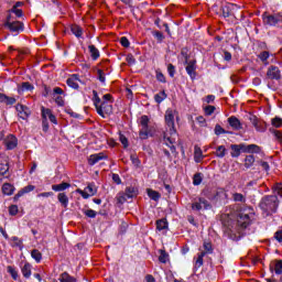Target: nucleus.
I'll return each mask as SVG.
<instances>
[{"label": "nucleus", "mask_w": 282, "mask_h": 282, "mask_svg": "<svg viewBox=\"0 0 282 282\" xmlns=\"http://www.w3.org/2000/svg\"><path fill=\"white\" fill-rule=\"evenodd\" d=\"M252 164H254V155H252V154L247 155L245 159V166L247 169H250V166H252Z\"/></svg>", "instance_id": "79ce46f5"}, {"label": "nucleus", "mask_w": 282, "mask_h": 282, "mask_svg": "<svg viewBox=\"0 0 282 282\" xmlns=\"http://www.w3.org/2000/svg\"><path fill=\"white\" fill-rule=\"evenodd\" d=\"M10 171L8 156H0V175H6Z\"/></svg>", "instance_id": "dca6fc26"}, {"label": "nucleus", "mask_w": 282, "mask_h": 282, "mask_svg": "<svg viewBox=\"0 0 282 282\" xmlns=\"http://www.w3.org/2000/svg\"><path fill=\"white\" fill-rule=\"evenodd\" d=\"M31 257L34 259V261H36V263H41V261H43V253H41L39 249H33L31 251Z\"/></svg>", "instance_id": "7c9ffc66"}, {"label": "nucleus", "mask_w": 282, "mask_h": 282, "mask_svg": "<svg viewBox=\"0 0 282 282\" xmlns=\"http://www.w3.org/2000/svg\"><path fill=\"white\" fill-rule=\"evenodd\" d=\"M215 106H206L204 108L205 116H213L215 113Z\"/></svg>", "instance_id": "5fc2aeb1"}, {"label": "nucleus", "mask_w": 282, "mask_h": 282, "mask_svg": "<svg viewBox=\"0 0 282 282\" xmlns=\"http://www.w3.org/2000/svg\"><path fill=\"white\" fill-rule=\"evenodd\" d=\"M2 193L3 195H14V185L10 183H4L2 185Z\"/></svg>", "instance_id": "bb28decb"}, {"label": "nucleus", "mask_w": 282, "mask_h": 282, "mask_svg": "<svg viewBox=\"0 0 282 282\" xmlns=\"http://www.w3.org/2000/svg\"><path fill=\"white\" fill-rule=\"evenodd\" d=\"M41 111H42V120H47V118L52 116V109L50 108L42 107Z\"/></svg>", "instance_id": "de8ad7c7"}, {"label": "nucleus", "mask_w": 282, "mask_h": 282, "mask_svg": "<svg viewBox=\"0 0 282 282\" xmlns=\"http://www.w3.org/2000/svg\"><path fill=\"white\" fill-rule=\"evenodd\" d=\"M228 122H229L230 127L232 129H235L236 131H239V129H241V121H239V119L237 117H229Z\"/></svg>", "instance_id": "4be33fe9"}, {"label": "nucleus", "mask_w": 282, "mask_h": 282, "mask_svg": "<svg viewBox=\"0 0 282 282\" xmlns=\"http://www.w3.org/2000/svg\"><path fill=\"white\" fill-rule=\"evenodd\" d=\"M78 80H80L79 78H78V75H72L67 80H66V83H67V85H68V87H72L73 89H78Z\"/></svg>", "instance_id": "412c9836"}, {"label": "nucleus", "mask_w": 282, "mask_h": 282, "mask_svg": "<svg viewBox=\"0 0 282 282\" xmlns=\"http://www.w3.org/2000/svg\"><path fill=\"white\" fill-rule=\"evenodd\" d=\"M11 241H13L14 248H20V250L23 248V240H21L19 237H12Z\"/></svg>", "instance_id": "a18cd8bd"}, {"label": "nucleus", "mask_w": 282, "mask_h": 282, "mask_svg": "<svg viewBox=\"0 0 282 282\" xmlns=\"http://www.w3.org/2000/svg\"><path fill=\"white\" fill-rule=\"evenodd\" d=\"M18 213H19V206H17V205H11V206L9 207V214H10L12 217H14V215H18Z\"/></svg>", "instance_id": "052dcab7"}, {"label": "nucleus", "mask_w": 282, "mask_h": 282, "mask_svg": "<svg viewBox=\"0 0 282 282\" xmlns=\"http://www.w3.org/2000/svg\"><path fill=\"white\" fill-rule=\"evenodd\" d=\"M249 120L257 131H260V133H263V131H265V122L259 120L257 116H251Z\"/></svg>", "instance_id": "4468645a"}, {"label": "nucleus", "mask_w": 282, "mask_h": 282, "mask_svg": "<svg viewBox=\"0 0 282 282\" xmlns=\"http://www.w3.org/2000/svg\"><path fill=\"white\" fill-rule=\"evenodd\" d=\"M271 133H273V135H275V139L278 140V142H280V144H282V132L279 130H272L270 129Z\"/></svg>", "instance_id": "13d9d810"}, {"label": "nucleus", "mask_w": 282, "mask_h": 282, "mask_svg": "<svg viewBox=\"0 0 282 282\" xmlns=\"http://www.w3.org/2000/svg\"><path fill=\"white\" fill-rule=\"evenodd\" d=\"M274 239H276L279 241V243H282V229L281 230H278L275 234H274Z\"/></svg>", "instance_id": "774afa93"}, {"label": "nucleus", "mask_w": 282, "mask_h": 282, "mask_svg": "<svg viewBox=\"0 0 282 282\" xmlns=\"http://www.w3.org/2000/svg\"><path fill=\"white\" fill-rule=\"evenodd\" d=\"M154 100L160 105L161 102H164L166 100V91H160L159 94L154 95Z\"/></svg>", "instance_id": "72a5a7b5"}, {"label": "nucleus", "mask_w": 282, "mask_h": 282, "mask_svg": "<svg viewBox=\"0 0 282 282\" xmlns=\"http://www.w3.org/2000/svg\"><path fill=\"white\" fill-rule=\"evenodd\" d=\"M230 8H232V4H226L223 7V17L225 19H228V17H230V14H232V10H230Z\"/></svg>", "instance_id": "a19ab883"}, {"label": "nucleus", "mask_w": 282, "mask_h": 282, "mask_svg": "<svg viewBox=\"0 0 282 282\" xmlns=\"http://www.w3.org/2000/svg\"><path fill=\"white\" fill-rule=\"evenodd\" d=\"M7 272H9V274H11L13 281H17V279H19V273L17 272V269H15V268L9 265V267L7 268Z\"/></svg>", "instance_id": "c03bdc74"}, {"label": "nucleus", "mask_w": 282, "mask_h": 282, "mask_svg": "<svg viewBox=\"0 0 282 282\" xmlns=\"http://www.w3.org/2000/svg\"><path fill=\"white\" fill-rule=\"evenodd\" d=\"M61 282H76V279L74 276L69 275V273L64 272L59 276Z\"/></svg>", "instance_id": "f704fd0d"}, {"label": "nucleus", "mask_w": 282, "mask_h": 282, "mask_svg": "<svg viewBox=\"0 0 282 282\" xmlns=\"http://www.w3.org/2000/svg\"><path fill=\"white\" fill-rule=\"evenodd\" d=\"M156 228L159 230H166V228H169V223L166 221V219H160L156 221Z\"/></svg>", "instance_id": "ea45409f"}, {"label": "nucleus", "mask_w": 282, "mask_h": 282, "mask_svg": "<svg viewBox=\"0 0 282 282\" xmlns=\"http://www.w3.org/2000/svg\"><path fill=\"white\" fill-rule=\"evenodd\" d=\"M34 185H28L25 187H23L15 196L14 199H19V197H23V195H25V193H32V191H34Z\"/></svg>", "instance_id": "cd10ccee"}, {"label": "nucleus", "mask_w": 282, "mask_h": 282, "mask_svg": "<svg viewBox=\"0 0 282 282\" xmlns=\"http://www.w3.org/2000/svg\"><path fill=\"white\" fill-rule=\"evenodd\" d=\"M165 122L169 130L164 133V142L171 149L172 153H175V145L173 144L177 140V131L175 130V113L172 109L166 110Z\"/></svg>", "instance_id": "f03ea898"}, {"label": "nucleus", "mask_w": 282, "mask_h": 282, "mask_svg": "<svg viewBox=\"0 0 282 282\" xmlns=\"http://www.w3.org/2000/svg\"><path fill=\"white\" fill-rule=\"evenodd\" d=\"M272 127H275V129H281L282 126V119L280 117H274L271 119Z\"/></svg>", "instance_id": "09e8293b"}, {"label": "nucleus", "mask_w": 282, "mask_h": 282, "mask_svg": "<svg viewBox=\"0 0 282 282\" xmlns=\"http://www.w3.org/2000/svg\"><path fill=\"white\" fill-rule=\"evenodd\" d=\"M159 261L161 263H166V261H169V253H166V251H164V250H161Z\"/></svg>", "instance_id": "864d4df0"}, {"label": "nucleus", "mask_w": 282, "mask_h": 282, "mask_svg": "<svg viewBox=\"0 0 282 282\" xmlns=\"http://www.w3.org/2000/svg\"><path fill=\"white\" fill-rule=\"evenodd\" d=\"M156 80H159V83H166V77L162 72L156 70Z\"/></svg>", "instance_id": "e2e57ef3"}, {"label": "nucleus", "mask_w": 282, "mask_h": 282, "mask_svg": "<svg viewBox=\"0 0 282 282\" xmlns=\"http://www.w3.org/2000/svg\"><path fill=\"white\" fill-rule=\"evenodd\" d=\"M203 248L204 251L200 252H205V254H213V245L210 242H204Z\"/></svg>", "instance_id": "8fccbe9b"}, {"label": "nucleus", "mask_w": 282, "mask_h": 282, "mask_svg": "<svg viewBox=\"0 0 282 282\" xmlns=\"http://www.w3.org/2000/svg\"><path fill=\"white\" fill-rule=\"evenodd\" d=\"M70 31L77 39H80V36H83V28L77 24H73L70 26Z\"/></svg>", "instance_id": "2f4dec72"}, {"label": "nucleus", "mask_w": 282, "mask_h": 282, "mask_svg": "<svg viewBox=\"0 0 282 282\" xmlns=\"http://www.w3.org/2000/svg\"><path fill=\"white\" fill-rule=\"evenodd\" d=\"M107 158L108 156L105 152L91 154L88 158V164H89V166H94V165L98 164V162H100L101 160H107Z\"/></svg>", "instance_id": "ddd939ff"}, {"label": "nucleus", "mask_w": 282, "mask_h": 282, "mask_svg": "<svg viewBox=\"0 0 282 282\" xmlns=\"http://www.w3.org/2000/svg\"><path fill=\"white\" fill-rule=\"evenodd\" d=\"M77 193H79L84 199H89V197H94V195L98 193V187H96L94 183H90L85 187V189H77Z\"/></svg>", "instance_id": "423d86ee"}, {"label": "nucleus", "mask_w": 282, "mask_h": 282, "mask_svg": "<svg viewBox=\"0 0 282 282\" xmlns=\"http://www.w3.org/2000/svg\"><path fill=\"white\" fill-rule=\"evenodd\" d=\"M141 127H149V117L148 116H142L140 120Z\"/></svg>", "instance_id": "0e129e2a"}, {"label": "nucleus", "mask_w": 282, "mask_h": 282, "mask_svg": "<svg viewBox=\"0 0 282 282\" xmlns=\"http://www.w3.org/2000/svg\"><path fill=\"white\" fill-rule=\"evenodd\" d=\"M259 207L265 215H272L279 208V197L276 195L263 196L259 203Z\"/></svg>", "instance_id": "7ed1b4c3"}, {"label": "nucleus", "mask_w": 282, "mask_h": 282, "mask_svg": "<svg viewBox=\"0 0 282 282\" xmlns=\"http://www.w3.org/2000/svg\"><path fill=\"white\" fill-rule=\"evenodd\" d=\"M204 257H206V252H199L197 258L195 259V268H202L204 265Z\"/></svg>", "instance_id": "473e14b6"}, {"label": "nucleus", "mask_w": 282, "mask_h": 282, "mask_svg": "<svg viewBox=\"0 0 282 282\" xmlns=\"http://www.w3.org/2000/svg\"><path fill=\"white\" fill-rule=\"evenodd\" d=\"M141 140H147L149 138V127H142L139 132Z\"/></svg>", "instance_id": "3c124183"}, {"label": "nucleus", "mask_w": 282, "mask_h": 282, "mask_svg": "<svg viewBox=\"0 0 282 282\" xmlns=\"http://www.w3.org/2000/svg\"><path fill=\"white\" fill-rule=\"evenodd\" d=\"M232 199L234 202H240V204H246V195L241 193H234Z\"/></svg>", "instance_id": "c9c22d12"}, {"label": "nucleus", "mask_w": 282, "mask_h": 282, "mask_svg": "<svg viewBox=\"0 0 282 282\" xmlns=\"http://www.w3.org/2000/svg\"><path fill=\"white\" fill-rule=\"evenodd\" d=\"M22 274L25 279H30V276H32V264H30L29 262H26L23 267H22Z\"/></svg>", "instance_id": "c756f323"}, {"label": "nucleus", "mask_w": 282, "mask_h": 282, "mask_svg": "<svg viewBox=\"0 0 282 282\" xmlns=\"http://www.w3.org/2000/svg\"><path fill=\"white\" fill-rule=\"evenodd\" d=\"M127 196H126V194L124 193H119L118 195H117V202H118V204H124V202H127Z\"/></svg>", "instance_id": "bf43d9fd"}, {"label": "nucleus", "mask_w": 282, "mask_h": 282, "mask_svg": "<svg viewBox=\"0 0 282 282\" xmlns=\"http://www.w3.org/2000/svg\"><path fill=\"white\" fill-rule=\"evenodd\" d=\"M15 109L18 111V116L19 118H21L22 120H28V118H30V108H28V106H23V105H17Z\"/></svg>", "instance_id": "2eb2a0df"}, {"label": "nucleus", "mask_w": 282, "mask_h": 282, "mask_svg": "<svg viewBox=\"0 0 282 282\" xmlns=\"http://www.w3.org/2000/svg\"><path fill=\"white\" fill-rule=\"evenodd\" d=\"M243 153H261V147L257 144L246 145L243 143Z\"/></svg>", "instance_id": "6ab92c4d"}, {"label": "nucleus", "mask_w": 282, "mask_h": 282, "mask_svg": "<svg viewBox=\"0 0 282 282\" xmlns=\"http://www.w3.org/2000/svg\"><path fill=\"white\" fill-rule=\"evenodd\" d=\"M252 217H254V210L250 207H242L237 212L236 220L230 218V215H223L221 221L226 237L232 241H239L246 228L252 224Z\"/></svg>", "instance_id": "f257e3e1"}, {"label": "nucleus", "mask_w": 282, "mask_h": 282, "mask_svg": "<svg viewBox=\"0 0 282 282\" xmlns=\"http://www.w3.org/2000/svg\"><path fill=\"white\" fill-rule=\"evenodd\" d=\"M98 116H101V118H105L106 116H109L113 112V106H111L107 101H102L101 105L96 109Z\"/></svg>", "instance_id": "6e6552de"}, {"label": "nucleus", "mask_w": 282, "mask_h": 282, "mask_svg": "<svg viewBox=\"0 0 282 282\" xmlns=\"http://www.w3.org/2000/svg\"><path fill=\"white\" fill-rule=\"evenodd\" d=\"M226 152H227L226 147L220 145L216 149L215 155L216 158H226Z\"/></svg>", "instance_id": "58836bf2"}, {"label": "nucleus", "mask_w": 282, "mask_h": 282, "mask_svg": "<svg viewBox=\"0 0 282 282\" xmlns=\"http://www.w3.org/2000/svg\"><path fill=\"white\" fill-rule=\"evenodd\" d=\"M84 215H86V217H89L90 219H96V210L94 209H86L84 210Z\"/></svg>", "instance_id": "6e6d98bb"}, {"label": "nucleus", "mask_w": 282, "mask_h": 282, "mask_svg": "<svg viewBox=\"0 0 282 282\" xmlns=\"http://www.w3.org/2000/svg\"><path fill=\"white\" fill-rule=\"evenodd\" d=\"M193 184H194V186H199V184H202V174L200 173H197L194 175Z\"/></svg>", "instance_id": "4d7b16f0"}, {"label": "nucleus", "mask_w": 282, "mask_h": 282, "mask_svg": "<svg viewBox=\"0 0 282 282\" xmlns=\"http://www.w3.org/2000/svg\"><path fill=\"white\" fill-rule=\"evenodd\" d=\"M210 208L213 205L204 197H198L192 203V210H210Z\"/></svg>", "instance_id": "39448f33"}, {"label": "nucleus", "mask_w": 282, "mask_h": 282, "mask_svg": "<svg viewBox=\"0 0 282 282\" xmlns=\"http://www.w3.org/2000/svg\"><path fill=\"white\" fill-rule=\"evenodd\" d=\"M271 272L275 274H282V260H275L270 264Z\"/></svg>", "instance_id": "a211bd4d"}, {"label": "nucleus", "mask_w": 282, "mask_h": 282, "mask_svg": "<svg viewBox=\"0 0 282 282\" xmlns=\"http://www.w3.org/2000/svg\"><path fill=\"white\" fill-rule=\"evenodd\" d=\"M185 63L187 64L185 67L186 73L192 79L195 78L197 76V61L192 59L188 62V55H185Z\"/></svg>", "instance_id": "0eeeda50"}, {"label": "nucleus", "mask_w": 282, "mask_h": 282, "mask_svg": "<svg viewBox=\"0 0 282 282\" xmlns=\"http://www.w3.org/2000/svg\"><path fill=\"white\" fill-rule=\"evenodd\" d=\"M258 58H260V61L263 63V65H268V59L270 58V52H268V51L261 52L258 55Z\"/></svg>", "instance_id": "e433bc0d"}, {"label": "nucleus", "mask_w": 282, "mask_h": 282, "mask_svg": "<svg viewBox=\"0 0 282 282\" xmlns=\"http://www.w3.org/2000/svg\"><path fill=\"white\" fill-rule=\"evenodd\" d=\"M119 141L123 145V149H127L129 147V139H127V137H124V134L119 133Z\"/></svg>", "instance_id": "603ef678"}, {"label": "nucleus", "mask_w": 282, "mask_h": 282, "mask_svg": "<svg viewBox=\"0 0 282 282\" xmlns=\"http://www.w3.org/2000/svg\"><path fill=\"white\" fill-rule=\"evenodd\" d=\"M148 196L150 197V199H153L154 202H158V199H160V193L153 189H148Z\"/></svg>", "instance_id": "49530a36"}, {"label": "nucleus", "mask_w": 282, "mask_h": 282, "mask_svg": "<svg viewBox=\"0 0 282 282\" xmlns=\"http://www.w3.org/2000/svg\"><path fill=\"white\" fill-rule=\"evenodd\" d=\"M65 91L62 90L61 87H55L53 89V98L58 107H65Z\"/></svg>", "instance_id": "1a4fd4ad"}, {"label": "nucleus", "mask_w": 282, "mask_h": 282, "mask_svg": "<svg viewBox=\"0 0 282 282\" xmlns=\"http://www.w3.org/2000/svg\"><path fill=\"white\" fill-rule=\"evenodd\" d=\"M0 102H4V105H14L17 102V98L8 97V95L0 93Z\"/></svg>", "instance_id": "5701e85b"}, {"label": "nucleus", "mask_w": 282, "mask_h": 282, "mask_svg": "<svg viewBox=\"0 0 282 282\" xmlns=\"http://www.w3.org/2000/svg\"><path fill=\"white\" fill-rule=\"evenodd\" d=\"M231 158H239L241 155V151L243 153V143L240 144H231Z\"/></svg>", "instance_id": "f3484780"}, {"label": "nucleus", "mask_w": 282, "mask_h": 282, "mask_svg": "<svg viewBox=\"0 0 282 282\" xmlns=\"http://www.w3.org/2000/svg\"><path fill=\"white\" fill-rule=\"evenodd\" d=\"M88 50L90 52V56L93 58V61H98V58H100V51L97 50V47L95 45H89Z\"/></svg>", "instance_id": "c85d7f7f"}, {"label": "nucleus", "mask_w": 282, "mask_h": 282, "mask_svg": "<svg viewBox=\"0 0 282 282\" xmlns=\"http://www.w3.org/2000/svg\"><path fill=\"white\" fill-rule=\"evenodd\" d=\"M57 199H58L59 204H62L63 208H67V206H69V197H67V194L59 193L57 195Z\"/></svg>", "instance_id": "b1692460"}, {"label": "nucleus", "mask_w": 282, "mask_h": 282, "mask_svg": "<svg viewBox=\"0 0 282 282\" xmlns=\"http://www.w3.org/2000/svg\"><path fill=\"white\" fill-rule=\"evenodd\" d=\"M262 21H263L264 25H276V23H279V21H281V17L263 13Z\"/></svg>", "instance_id": "f8f14e48"}, {"label": "nucleus", "mask_w": 282, "mask_h": 282, "mask_svg": "<svg viewBox=\"0 0 282 282\" xmlns=\"http://www.w3.org/2000/svg\"><path fill=\"white\" fill-rule=\"evenodd\" d=\"M167 74L173 78L175 76V66L173 64L167 65Z\"/></svg>", "instance_id": "680f3d73"}, {"label": "nucleus", "mask_w": 282, "mask_h": 282, "mask_svg": "<svg viewBox=\"0 0 282 282\" xmlns=\"http://www.w3.org/2000/svg\"><path fill=\"white\" fill-rule=\"evenodd\" d=\"M120 43H121L122 47H129V45H131L129 42V39H127L126 36L120 39Z\"/></svg>", "instance_id": "338daca9"}, {"label": "nucleus", "mask_w": 282, "mask_h": 282, "mask_svg": "<svg viewBox=\"0 0 282 282\" xmlns=\"http://www.w3.org/2000/svg\"><path fill=\"white\" fill-rule=\"evenodd\" d=\"M34 89V86L30 84V82H24L21 84V86L18 87V94H23V91H32Z\"/></svg>", "instance_id": "393cba45"}, {"label": "nucleus", "mask_w": 282, "mask_h": 282, "mask_svg": "<svg viewBox=\"0 0 282 282\" xmlns=\"http://www.w3.org/2000/svg\"><path fill=\"white\" fill-rule=\"evenodd\" d=\"M97 75H98V80L100 83H105V72L102 69H98Z\"/></svg>", "instance_id": "69168bd1"}, {"label": "nucleus", "mask_w": 282, "mask_h": 282, "mask_svg": "<svg viewBox=\"0 0 282 282\" xmlns=\"http://www.w3.org/2000/svg\"><path fill=\"white\" fill-rule=\"evenodd\" d=\"M3 143L9 151H12V149H17L19 140L13 134H9L4 138Z\"/></svg>", "instance_id": "9b49d317"}, {"label": "nucleus", "mask_w": 282, "mask_h": 282, "mask_svg": "<svg viewBox=\"0 0 282 282\" xmlns=\"http://www.w3.org/2000/svg\"><path fill=\"white\" fill-rule=\"evenodd\" d=\"M72 186L69 183H61V184H55L52 185V191H55V193H63V191H67Z\"/></svg>", "instance_id": "aec40b11"}, {"label": "nucleus", "mask_w": 282, "mask_h": 282, "mask_svg": "<svg viewBox=\"0 0 282 282\" xmlns=\"http://www.w3.org/2000/svg\"><path fill=\"white\" fill-rule=\"evenodd\" d=\"M126 197L128 199H133V197H138V188L133 187V186H130V187H127L126 188Z\"/></svg>", "instance_id": "a878e982"}, {"label": "nucleus", "mask_w": 282, "mask_h": 282, "mask_svg": "<svg viewBox=\"0 0 282 282\" xmlns=\"http://www.w3.org/2000/svg\"><path fill=\"white\" fill-rule=\"evenodd\" d=\"M194 159H195V162H202V160L204 159V154L200 148H197V147L195 148Z\"/></svg>", "instance_id": "4c0bfd02"}, {"label": "nucleus", "mask_w": 282, "mask_h": 282, "mask_svg": "<svg viewBox=\"0 0 282 282\" xmlns=\"http://www.w3.org/2000/svg\"><path fill=\"white\" fill-rule=\"evenodd\" d=\"M267 78L269 80H281V69L276 66H270L267 70Z\"/></svg>", "instance_id": "9d476101"}, {"label": "nucleus", "mask_w": 282, "mask_h": 282, "mask_svg": "<svg viewBox=\"0 0 282 282\" xmlns=\"http://www.w3.org/2000/svg\"><path fill=\"white\" fill-rule=\"evenodd\" d=\"M7 30H10L12 34H21L25 30V25L21 21L12 20V15H8L3 24Z\"/></svg>", "instance_id": "20e7f679"}, {"label": "nucleus", "mask_w": 282, "mask_h": 282, "mask_svg": "<svg viewBox=\"0 0 282 282\" xmlns=\"http://www.w3.org/2000/svg\"><path fill=\"white\" fill-rule=\"evenodd\" d=\"M10 14H15V17H18V19H21V17H23V10L17 8V7H12L9 10Z\"/></svg>", "instance_id": "37998d69"}]
</instances>
